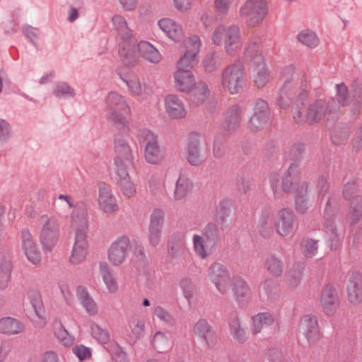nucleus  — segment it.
<instances>
[{"instance_id":"f257e3e1","label":"nucleus","mask_w":362,"mask_h":362,"mask_svg":"<svg viewBox=\"0 0 362 362\" xmlns=\"http://www.w3.org/2000/svg\"><path fill=\"white\" fill-rule=\"evenodd\" d=\"M261 43L259 37L251 39L245 47L243 57L245 61L255 66L253 81L258 88H263L269 81V72L265 64Z\"/></svg>"},{"instance_id":"f03ea898","label":"nucleus","mask_w":362,"mask_h":362,"mask_svg":"<svg viewBox=\"0 0 362 362\" xmlns=\"http://www.w3.org/2000/svg\"><path fill=\"white\" fill-rule=\"evenodd\" d=\"M300 170L298 165L291 163L281 177V189L285 192L296 194V210L300 214L306 213L308 209V199L305 197L308 188L306 182L298 183Z\"/></svg>"},{"instance_id":"7ed1b4c3","label":"nucleus","mask_w":362,"mask_h":362,"mask_svg":"<svg viewBox=\"0 0 362 362\" xmlns=\"http://www.w3.org/2000/svg\"><path fill=\"white\" fill-rule=\"evenodd\" d=\"M105 101L108 110L107 120L119 130L129 132V122L126 115H129L131 110L124 97L116 92H110Z\"/></svg>"},{"instance_id":"20e7f679","label":"nucleus","mask_w":362,"mask_h":362,"mask_svg":"<svg viewBox=\"0 0 362 362\" xmlns=\"http://www.w3.org/2000/svg\"><path fill=\"white\" fill-rule=\"evenodd\" d=\"M211 40L216 45L223 44L226 52L232 57L236 55L243 45L240 28L236 25H218L213 32Z\"/></svg>"},{"instance_id":"39448f33","label":"nucleus","mask_w":362,"mask_h":362,"mask_svg":"<svg viewBox=\"0 0 362 362\" xmlns=\"http://www.w3.org/2000/svg\"><path fill=\"white\" fill-rule=\"evenodd\" d=\"M334 101L327 102L323 99L316 100L310 105L305 113L301 110L293 112V119L296 123L308 122L310 124L317 123L322 119H329L336 113L332 108Z\"/></svg>"},{"instance_id":"423d86ee","label":"nucleus","mask_w":362,"mask_h":362,"mask_svg":"<svg viewBox=\"0 0 362 362\" xmlns=\"http://www.w3.org/2000/svg\"><path fill=\"white\" fill-rule=\"evenodd\" d=\"M297 95L296 98V106L298 110L302 109L299 107V105L302 107L304 105L305 102L308 98V91L307 90V84L303 82V80L300 81V86H298L297 83H294L293 81H285L283 86L280 88L278 92L276 97V102L278 105L282 109H286L290 107L293 98Z\"/></svg>"},{"instance_id":"0eeeda50","label":"nucleus","mask_w":362,"mask_h":362,"mask_svg":"<svg viewBox=\"0 0 362 362\" xmlns=\"http://www.w3.org/2000/svg\"><path fill=\"white\" fill-rule=\"evenodd\" d=\"M245 81V68L239 60L226 66L221 72V86L232 95L241 92Z\"/></svg>"},{"instance_id":"6e6552de","label":"nucleus","mask_w":362,"mask_h":362,"mask_svg":"<svg viewBox=\"0 0 362 362\" xmlns=\"http://www.w3.org/2000/svg\"><path fill=\"white\" fill-rule=\"evenodd\" d=\"M113 29L120 39L119 53L121 57H133L135 54L136 44L133 41V31L128 27L124 16L114 15L112 17Z\"/></svg>"},{"instance_id":"1a4fd4ad","label":"nucleus","mask_w":362,"mask_h":362,"mask_svg":"<svg viewBox=\"0 0 362 362\" xmlns=\"http://www.w3.org/2000/svg\"><path fill=\"white\" fill-rule=\"evenodd\" d=\"M42 224L40 233V240L45 252H50L57 244L59 236V224L54 217L42 216Z\"/></svg>"},{"instance_id":"9d476101","label":"nucleus","mask_w":362,"mask_h":362,"mask_svg":"<svg viewBox=\"0 0 362 362\" xmlns=\"http://www.w3.org/2000/svg\"><path fill=\"white\" fill-rule=\"evenodd\" d=\"M358 187V180H354L346 182L343 189L344 199L350 202L349 214L352 224L358 223L362 216V197L356 195Z\"/></svg>"},{"instance_id":"9b49d317","label":"nucleus","mask_w":362,"mask_h":362,"mask_svg":"<svg viewBox=\"0 0 362 362\" xmlns=\"http://www.w3.org/2000/svg\"><path fill=\"white\" fill-rule=\"evenodd\" d=\"M249 26L259 24L267 14V5L264 0H247L240 10Z\"/></svg>"},{"instance_id":"f8f14e48","label":"nucleus","mask_w":362,"mask_h":362,"mask_svg":"<svg viewBox=\"0 0 362 362\" xmlns=\"http://www.w3.org/2000/svg\"><path fill=\"white\" fill-rule=\"evenodd\" d=\"M140 142L146 143L144 156L151 164L158 163L162 158L161 151L158 143V136L147 129H140L138 134Z\"/></svg>"},{"instance_id":"ddd939ff","label":"nucleus","mask_w":362,"mask_h":362,"mask_svg":"<svg viewBox=\"0 0 362 362\" xmlns=\"http://www.w3.org/2000/svg\"><path fill=\"white\" fill-rule=\"evenodd\" d=\"M274 227L282 237L293 235L298 228V222L293 210L289 208L279 210L276 216Z\"/></svg>"},{"instance_id":"4468645a","label":"nucleus","mask_w":362,"mask_h":362,"mask_svg":"<svg viewBox=\"0 0 362 362\" xmlns=\"http://www.w3.org/2000/svg\"><path fill=\"white\" fill-rule=\"evenodd\" d=\"M115 170L134 167V158L131 147L120 134H117L115 136Z\"/></svg>"},{"instance_id":"2eb2a0df","label":"nucleus","mask_w":362,"mask_h":362,"mask_svg":"<svg viewBox=\"0 0 362 362\" xmlns=\"http://www.w3.org/2000/svg\"><path fill=\"white\" fill-rule=\"evenodd\" d=\"M187 50L183 57L177 62V69L191 70L198 62V53L201 46V40L198 35H192L185 42Z\"/></svg>"},{"instance_id":"dca6fc26","label":"nucleus","mask_w":362,"mask_h":362,"mask_svg":"<svg viewBox=\"0 0 362 362\" xmlns=\"http://www.w3.org/2000/svg\"><path fill=\"white\" fill-rule=\"evenodd\" d=\"M164 219V211L160 209H154L150 216L148 232V243L153 247L157 246L160 241Z\"/></svg>"},{"instance_id":"f3484780","label":"nucleus","mask_w":362,"mask_h":362,"mask_svg":"<svg viewBox=\"0 0 362 362\" xmlns=\"http://www.w3.org/2000/svg\"><path fill=\"white\" fill-rule=\"evenodd\" d=\"M253 115L248 122V127L253 132L262 129L269 121V107L267 102L257 99L255 102Z\"/></svg>"},{"instance_id":"a211bd4d","label":"nucleus","mask_w":362,"mask_h":362,"mask_svg":"<svg viewBox=\"0 0 362 362\" xmlns=\"http://www.w3.org/2000/svg\"><path fill=\"white\" fill-rule=\"evenodd\" d=\"M130 248L129 237L122 235L112 243L108 250V259L115 266L123 263Z\"/></svg>"},{"instance_id":"6ab92c4d","label":"nucleus","mask_w":362,"mask_h":362,"mask_svg":"<svg viewBox=\"0 0 362 362\" xmlns=\"http://www.w3.org/2000/svg\"><path fill=\"white\" fill-rule=\"evenodd\" d=\"M139 52L140 54L147 61L151 63H158L161 59V54L157 49H156L150 42L147 41H141L136 45L135 54L133 57L129 56L128 57H122L123 62L128 65H134L136 52Z\"/></svg>"},{"instance_id":"aec40b11","label":"nucleus","mask_w":362,"mask_h":362,"mask_svg":"<svg viewBox=\"0 0 362 362\" xmlns=\"http://www.w3.org/2000/svg\"><path fill=\"white\" fill-rule=\"evenodd\" d=\"M209 276L216 288L222 293L228 290L230 275L227 268L218 262L212 264L209 269Z\"/></svg>"},{"instance_id":"412c9836","label":"nucleus","mask_w":362,"mask_h":362,"mask_svg":"<svg viewBox=\"0 0 362 362\" xmlns=\"http://www.w3.org/2000/svg\"><path fill=\"white\" fill-rule=\"evenodd\" d=\"M98 202L100 209L105 214H112L118 209L116 198L110 187L105 182L98 184Z\"/></svg>"},{"instance_id":"4be33fe9","label":"nucleus","mask_w":362,"mask_h":362,"mask_svg":"<svg viewBox=\"0 0 362 362\" xmlns=\"http://www.w3.org/2000/svg\"><path fill=\"white\" fill-rule=\"evenodd\" d=\"M193 332L196 336L201 338L207 349H212L217 341L216 332L206 319H199L194 325Z\"/></svg>"},{"instance_id":"5701e85b","label":"nucleus","mask_w":362,"mask_h":362,"mask_svg":"<svg viewBox=\"0 0 362 362\" xmlns=\"http://www.w3.org/2000/svg\"><path fill=\"white\" fill-rule=\"evenodd\" d=\"M300 328L306 337L309 344H317L321 338L317 317L312 315H305L300 321Z\"/></svg>"},{"instance_id":"b1692460","label":"nucleus","mask_w":362,"mask_h":362,"mask_svg":"<svg viewBox=\"0 0 362 362\" xmlns=\"http://www.w3.org/2000/svg\"><path fill=\"white\" fill-rule=\"evenodd\" d=\"M21 240L22 247L28 259L33 264H39L41 261V253L28 229L22 230Z\"/></svg>"},{"instance_id":"393cba45","label":"nucleus","mask_w":362,"mask_h":362,"mask_svg":"<svg viewBox=\"0 0 362 362\" xmlns=\"http://www.w3.org/2000/svg\"><path fill=\"white\" fill-rule=\"evenodd\" d=\"M71 226L76 230V234L83 233L86 235L88 229V213L86 205L83 202H77L71 214Z\"/></svg>"},{"instance_id":"a878e982","label":"nucleus","mask_w":362,"mask_h":362,"mask_svg":"<svg viewBox=\"0 0 362 362\" xmlns=\"http://www.w3.org/2000/svg\"><path fill=\"white\" fill-rule=\"evenodd\" d=\"M331 199H329L325 209V222L323 230L328 237V241L332 250H336L339 246V237L337 233V228L334 224L332 211L330 208Z\"/></svg>"},{"instance_id":"bb28decb","label":"nucleus","mask_w":362,"mask_h":362,"mask_svg":"<svg viewBox=\"0 0 362 362\" xmlns=\"http://www.w3.org/2000/svg\"><path fill=\"white\" fill-rule=\"evenodd\" d=\"M339 298L334 286L327 284L322 291L320 304L324 312L329 315H332L339 306Z\"/></svg>"},{"instance_id":"cd10ccee","label":"nucleus","mask_w":362,"mask_h":362,"mask_svg":"<svg viewBox=\"0 0 362 362\" xmlns=\"http://www.w3.org/2000/svg\"><path fill=\"white\" fill-rule=\"evenodd\" d=\"M199 134L196 132L189 134L186 147V159L192 165H199L204 162L199 148Z\"/></svg>"},{"instance_id":"c85d7f7f","label":"nucleus","mask_w":362,"mask_h":362,"mask_svg":"<svg viewBox=\"0 0 362 362\" xmlns=\"http://www.w3.org/2000/svg\"><path fill=\"white\" fill-rule=\"evenodd\" d=\"M88 254V242L86 235L83 233L75 234V242L73 246L69 261L73 264L81 263Z\"/></svg>"},{"instance_id":"c756f323","label":"nucleus","mask_w":362,"mask_h":362,"mask_svg":"<svg viewBox=\"0 0 362 362\" xmlns=\"http://www.w3.org/2000/svg\"><path fill=\"white\" fill-rule=\"evenodd\" d=\"M165 111L173 119L185 117L187 110L183 101L176 95H168L165 99Z\"/></svg>"},{"instance_id":"7c9ffc66","label":"nucleus","mask_w":362,"mask_h":362,"mask_svg":"<svg viewBox=\"0 0 362 362\" xmlns=\"http://www.w3.org/2000/svg\"><path fill=\"white\" fill-rule=\"evenodd\" d=\"M241 112L242 108L238 104H235L228 109L223 124V129L226 134H231L239 127L241 121Z\"/></svg>"},{"instance_id":"2f4dec72","label":"nucleus","mask_w":362,"mask_h":362,"mask_svg":"<svg viewBox=\"0 0 362 362\" xmlns=\"http://www.w3.org/2000/svg\"><path fill=\"white\" fill-rule=\"evenodd\" d=\"M347 293L351 303L358 304L362 301V274H352L347 285Z\"/></svg>"},{"instance_id":"473e14b6","label":"nucleus","mask_w":362,"mask_h":362,"mask_svg":"<svg viewBox=\"0 0 362 362\" xmlns=\"http://www.w3.org/2000/svg\"><path fill=\"white\" fill-rule=\"evenodd\" d=\"M232 289L240 306H244L250 298L251 290L247 282L240 276H234L232 280Z\"/></svg>"},{"instance_id":"72a5a7b5","label":"nucleus","mask_w":362,"mask_h":362,"mask_svg":"<svg viewBox=\"0 0 362 362\" xmlns=\"http://www.w3.org/2000/svg\"><path fill=\"white\" fill-rule=\"evenodd\" d=\"M160 28L175 42H180L184 37V31L181 25L168 18H162L158 23Z\"/></svg>"},{"instance_id":"f704fd0d","label":"nucleus","mask_w":362,"mask_h":362,"mask_svg":"<svg viewBox=\"0 0 362 362\" xmlns=\"http://www.w3.org/2000/svg\"><path fill=\"white\" fill-rule=\"evenodd\" d=\"M175 88L181 91H188L195 85V78L189 69H177L174 73Z\"/></svg>"},{"instance_id":"c9c22d12","label":"nucleus","mask_w":362,"mask_h":362,"mask_svg":"<svg viewBox=\"0 0 362 362\" xmlns=\"http://www.w3.org/2000/svg\"><path fill=\"white\" fill-rule=\"evenodd\" d=\"M187 93V100L191 105L198 106L204 103V101L207 98L209 89L208 86L205 82L199 81L198 83H195V85L193 86V88L188 91H185Z\"/></svg>"},{"instance_id":"e433bc0d","label":"nucleus","mask_w":362,"mask_h":362,"mask_svg":"<svg viewBox=\"0 0 362 362\" xmlns=\"http://www.w3.org/2000/svg\"><path fill=\"white\" fill-rule=\"evenodd\" d=\"M76 296L81 306L89 315L94 316L98 314V306L86 287L83 286H77Z\"/></svg>"},{"instance_id":"4c0bfd02","label":"nucleus","mask_w":362,"mask_h":362,"mask_svg":"<svg viewBox=\"0 0 362 362\" xmlns=\"http://www.w3.org/2000/svg\"><path fill=\"white\" fill-rule=\"evenodd\" d=\"M129 168H119L115 170L117 176V185L122 193L127 197L131 198L136 194V187L131 181L128 172Z\"/></svg>"},{"instance_id":"58836bf2","label":"nucleus","mask_w":362,"mask_h":362,"mask_svg":"<svg viewBox=\"0 0 362 362\" xmlns=\"http://www.w3.org/2000/svg\"><path fill=\"white\" fill-rule=\"evenodd\" d=\"M274 226L272 211L269 209H264L259 221V234L264 238H269L274 233Z\"/></svg>"},{"instance_id":"ea45409f","label":"nucleus","mask_w":362,"mask_h":362,"mask_svg":"<svg viewBox=\"0 0 362 362\" xmlns=\"http://www.w3.org/2000/svg\"><path fill=\"white\" fill-rule=\"evenodd\" d=\"M254 334H257L262 329H272L275 330L274 318L269 313H261L252 317Z\"/></svg>"},{"instance_id":"a19ab883","label":"nucleus","mask_w":362,"mask_h":362,"mask_svg":"<svg viewBox=\"0 0 362 362\" xmlns=\"http://www.w3.org/2000/svg\"><path fill=\"white\" fill-rule=\"evenodd\" d=\"M25 327L20 320L6 317L0 319V332L6 334H16L23 331Z\"/></svg>"},{"instance_id":"79ce46f5","label":"nucleus","mask_w":362,"mask_h":362,"mask_svg":"<svg viewBox=\"0 0 362 362\" xmlns=\"http://www.w3.org/2000/svg\"><path fill=\"white\" fill-rule=\"evenodd\" d=\"M99 267L103 280L105 284L108 291L111 293H115L118 288L117 283L107 263L105 262H100Z\"/></svg>"},{"instance_id":"37998d69","label":"nucleus","mask_w":362,"mask_h":362,"mask_svg":"<svg viewBox=\"0 0 362 362\" xmlns=\"http://www.w3.org/2000/svg\"><path fill=\"white\" fill-rule=\"evenodd\" d=\"M28 297L37 317L41 320V327H44L46 322L45 319V310L41 295L39 292L33 291L29 293Z\"/></svg>"},{"instance_id":"c03bdc74","label":"nucleus","mask_w":362,"mask_h":362,"mask_svg":"<svg viewBox=\"0 0 362 362\" xmlns=\"http://www.w3.org/2000/svg\"><path fill=\"white\" fill-rule=\"evenodd\" d=\"M192 183L190 180L182 175L177 179L174 190V198L175 200H181L185 198L191 191Z\"/></svg>"},{"instance_id":"a18cd8bd","label":"nucleus","mask_w":362,"mask_h":362,"mask_svg":"<svg viewBox=\"0 0 362 362\" xmlns=\"http://www.w3.org/2000/svg\"><path fill=\"white\" fill-rule=\"evenodd\" d=\"M121 79L126 83L132 94L140 95L142 93V87L139 78L133 73H127L125 74L119 72Z\"/></svg>"},{"instance_id":"49530a36","label":"nucleus","mask_w":362,"mask_h":362,"mask_svg":"<svg viewBox=\"0 0 362 362\" xmlns=\"http://www.w3.org/2000/svg\"><path fill=\"white\" fill-rule=\"evenodd\" d=\"M228 325L231 334L240 343L246 340V334L245 330L241 328L238 315L232 313L229 317Z\"/></svg>"},{"instance_id":"de8ad7c7","label":"nucleus","mask_w":362,"mask_h":362,"mask_svg":"<svg viewBox=\"0 0 362 362\" xmlns=\"http://www.w3.org/2000/svg\"><path fill=\"white\" fill-rule=\"evenodd\" d=\"M264 266L268 273L272 276H279L283 272L282 262L273 255H269L266 257Z\"/></svg>"},{"instance_id":"09e8293b","label":"nucleus","mask_w":362,"mask_h":362,"mask_svg":"<svg viewBox=\"0 0 362 362\" xmlns=\"http://www.w3.org/2000/svg\"><path fill=\"white\" fill-rule=\"evenodd\" d=\"M151 343L154 349L158 353H164L171 347L165 334L161 332H157L154 334Z\"/></svg>"},{"instance_id":"8fccbe9b","label":"nucleus","mask_w":362,"mask_h":362,"mask_svg":"<svg viewBox=\"0 0 362 362\" xmlns=\"http://www.w3.org/2000/svg\"><path fill=\"white\" fill-rule=\"evenodd\" d=\"M298 40L303 45L310 47H316L319 44V38L316 34L309 30H302L297 35Z\"/></svg>"},{"instance_id":"3c124183","label":"nucleus","mask_w":362,"mask_h":362,"mask_svg":"<svg viewBox=\"0 0 362 362\" xmlns=\"http://www.w3.org/2000/svg\"><path fill=\"white\" fill-rule=\"evenodd\" d=\"M304 269V264L302 262H296L293 264V270L287 276V281L291 287L297 286L300 282Z\"/></svg>"},{"instance_id":"603ef678","label":"nucleus","mask_w":362,"mask_h":362,"mask_svg":"<svg viewBox=\"0 0 362 362\" xmlns=\"http://www.w3.org/2000/svg\"><path fill=\"white\" fill-rule=\"evenodd\" d=\"M183 240L181 237L173 235L170 238L168 243V251L173 257H177L183 249Z\"/></svg>"},{"instance_id":"864d4df0","label":"nucleus","mask_w":362,"mask_h":362,"mask_svg":"<svg viewBox=\"0 0 362 362\" xmlns=\"http://www.w3.org/2000/svg\"><path fill=\"white\" fill-rule=\"evenodd\" d=\"M91 334L93 337L100 344H107L110 341L109 332L98 325L93 323L91 325Z\"/></svg>"},{"instance_id":"5fc2aeb1","label":"nucleus","mask_w":362,"mask_h":362,"mask_svg":"<svg viewBox=\"0 0 362 362\" xmlns=\"http://www.w3.org/2000/svg\"><path fill=\"white\" fill-rule=\"evenodd\" d=\"M53 94L57 98L74 97L75 95L74 89L65 82L57 83L54 88Z\"/></svg>"},{"instance_id":"6e6d98bb","label":"nucleus","mask_w":362,"mask_h":362,"mask_svg":"<svg viewBox=\"0 0 362 362\" xmlns=\"http://www.w3.org/2000/svg\"><path fill=\"white\" fill-rule=\"evenodd\" d=\"M193 247L197 255L201 259H205L208 254L206 250L205 240L203 237L199 235L193 236Z\"/></svg>"},{"instance_id":"4d7b16f0","label":"nucleus","mask_w":362,"mask_h":362,"mask_svg":"<svg viewBox=\"0 0 362 362\" xmlns=\"http://www.w3.org/2000/svg\"><path fill=\"white\" fill-rule=\"evenodd\" d=\"M336 99L338 103L343 107L349 105V90L344 83L337 84L336 86Z\"/></svg>"},{"instance_id":"13d9d810","label":"nucleus","mask_w":362,"mask_h":362,"mask_svg":"<svg viewBox=\"0 0 362 362\" xmlns=\"http://www.w3.org/2000/svg\"><path fill=\"white\" fill-rule=\"evenodd\" d=\"M153 315L166 325H173L175 324V319L172 315L160 305L154 308Z\"/></svg>"},{"instance_id":"bf43d9fd","label":"nucleus","mask_w":362,"mask_h":362,"mask_svg":"<svg viewBox=\"0 0 362 362\" xmlns=\"http://www.w3.org/2000/svg\"><path fill=\"white\" fill-rule=\"evenodd\" d=\"M218 57L217 53L216 52H211L208 53L204 61H203V66L204 70L206 72L211 73L215 71L217 69L216 66V59Z\"/></svg>"},{"instance_id":"052dcab7","label":"nucleus","mask_w":362,"mask_h":362,"mask_svg":"<svg viewBox=\"0 0 362 362\" xmlns=\"http://www.w3.org/2000/svg\"><path fill=\"white\" fill-rule=\"evenodd\" d=\"M54 334L59 341L65 346H71L74 342V338L62 325H59L58 329H56Z\"/></svg>"},{"instance_id":"680f3d73","label":"nucleus","mask_w":362,"mask_h":362,"mask_svg":"<svg viewBox=\"0 0 362 362\" xmlns=\"http://www.w3.org/2000/svg\"><path fill=\"white\" fill-rule=\"evenodd\" d=\"M180 286L181 287L185 297L189 301L192 298L195 286L189 278H185L180 282Z\"/></svg>"},{"instance_id":"e2e57ef3","label":"nucleus","mask_w":362,"mask_h":362,"mask_svg":"<svg viewBox=\"0 0 362 362\" xmlns=\"http://www.w3.org/2000/svg\"><path fill=\"white\" fill-rule=\"evenodd\" d=\"M226 146L223 137L216 136L214 141L213 153L215 158H221L225 153Z\"/></svg>"},{"instance_id":"0e129e2a","label":"nucleus","mask_w":362,"mask_h":362,"mask_svg":"<svg viewBox=\"0 0 362 362\" xmlns=\"http://www.w3.org/2000/svg\"><path fill=\"white\" fill-rule=\"evenodd\" d=\"M129 326L136 338H139L143 335L145 326V323L143 320L133 318L129 323Z\"/></svg>"},{"instance_id":"69168bd1","label":"nucleus","mask_w":362,"mask_h":362,"mask_svg":"<svg viewBox=\"0 0 362 362\" xmlns=\"http://www.w3.org/2000/svg\"><path fill=\"white\" fill-rule=\"evenodd\" d=\"M231 206L232 202L230 200L224 199L220 202L216 211L222 221L230 215Z\"/></svg>"},{"instance_id":"338daca9","label":"nucleus","mask_w":362,"mask_h":362,"mask_svg":"<svg viewBox=\"0 0 362 362\" xmlns=\"http://www.w3.org/2000/svg\"><path fill=\"white\" fill-rule=\"evenodd\" d=\"M329 188L327 176H320L317 179V189L318 198L323 199Z\"/></svg>"},{"instance_id":"774afa93","label":"nucleus","mask_w":362,"mask_h":362,"mask_svg":"<svg viewBox=\"0 0 362 362\" xmlns=\"http://www.w3.org/2000/svg\"><path fill=\"white\" fill-rule=\"evenodd\" d=\"M148 187L150 192L154 194L157 195L162 192L163 188V180L156 176H152L148 180Z\"/></svg>"}]
</instances>
